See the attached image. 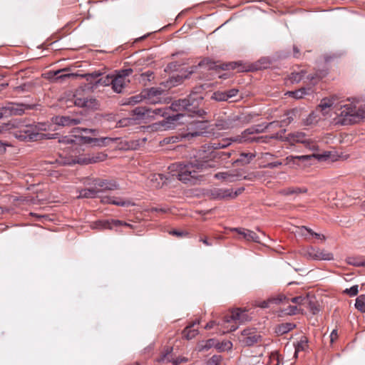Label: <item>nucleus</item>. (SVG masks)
<instances>
[{
    "label": "nucleus",
    "instance_id": "nucleus-24",
    "mask_svg": "<svg viewBox=\"0 0 365 365\" xmlns=\"http://www.w3.org/2000/svg\"><path fill=\"white\" fill-rule=\"evenodd\" d=\"M307 192V188L303 187H289L284 189L281 190L279 192L282 195H299L301 193H306Z\"/></svg>",
    "mask_w": 365,
    "mask_h": 365
},
{
    "label": "nucleus",
    "instance_id": "nucleus-42",
    "mask_svg": "<svg viewBox=\"0 0 365 365\" xmlns=\"http://www.w3.org/2000/svg\"><path fill=\"white\" fill-rule=\"evenodd\" d=\"M299 232L302 236L304 237L306 239H309V236L314 235V232L312 229L302 226L299 228Z\"/></svg>",
    "mask_w": 365,
    "mask_h": 365
},
{
    "label": "nucleus",
    "instance_id": "nucleus-57",
    "mask_svg": "<svg viewBox=\"0 0 365 365\" xmlns=\"http://www.w3.org/2000/svg\"><path fill=\"white\" fill-rule=\"evenodd\" d=\"M61 72V71H58L56 72L55 75L56 76V79L63 80V79L68 78L74 76L73 73L60 74Z\"/></svg>",
    "mask_w": 365,
    "mask_h": 365
},
{
    "label": "nucleus",
    "instance_id": "nucleus-17",
    "mask_svg": "<svg viewBox=\"0 0 365 365\" xmlns=\"http://www.w3.org/2000/svg\"><path fill=\"white\" fill-rule=\"evenodd\" d=\"M232 231L238 233L241 238L255 242H260L259 236L254 232L245 228H233Z\"/></svg>",
    "mask_w": 365,
    "mask_h": 365
},
{
    "label": "nucleus",
    "instance_id": "nucleus-23",
    "mask_svg": "<svg viewBox=\"0 0 365 365\" xmlns=\"http://www.w3.org/2000/svg\"><path fill=\"white\" fill-rule=\"evenodd\" d=\"M312 92H313V91H312V88H310V87L304 88L303 87L298 90L289 91L287 93V94L289 95V96L292 97L295 99H300L307 95H310L311 93H312Z\"/></svg>",
    "mask_w": 365,
    "mask_h": 365
},
{
    "label": "nucleus",
    "instance_id": "nucleus-38",
    "mask_svg": "<svg viewBox=\"0 0 365 365\" xmlns=\"http://www.w3.org/2000/svg\"><path fill=\"white\" fill-rule=\"evenodd\" d=\"M270 301H272V304L289 303V298L284 294H279L275 297L270 298Z\"/></svg>",
    "mask_w": 365,
    "mask_h": 365
},
{
    "label": "nucleus",
    "instance_id": "nucleus-45",
    "mask_svg": "<svg viewBox=\"0 0 365 365\" xmlns=\"http://www.w3.org/2000/svg\"><path fill=\"white\" fill-rule=\"evenodd\" d=\"M222 361L220 355H213L205 363V365H220Z\"/></svg>",
    "mask_w": 365,
    "mask_h": 365
},
{
    "label": "nucleus",
    "instance_id": "nucleus-59",
    "mask_svg": "<svg viewBox=\"0 0 365 365\" xmlns=\"http://www.w3.org/2000/svg\"><path fill=\"white\" fill-rule=\"evenodd\" d=\"M282 128L283 127L282 125H281V120L280 121H278V120H275V121H272L269 123H268L265 127H264V129H267V128Z\"/></svg>",
    "mask_w": 365,
    "mask_h": 365
},
{
    "label": "nucleus",
    "instance_id": "nucleus-16",
    "mask_svg": "<svg viewBox=\"0 0 365 365\" xmlns=\"http://www.w3.org/2000/svg\"><path fill=\"white\" fill-rule=\"evenodd\" d=\"M287 140L291 144L302 143L304 145H309L310 139L307 138L306 134L302 132H295L289 133L287 137Z\"/></svg>",
    "mask_w": 365,
    "mask_h": 365
},
{
    "label": "nucleus",
    "instance_id": "nucleus-55",
    "mask_svg": "<svg viewBox=\"0 0 365 365\" xmlns=\"http://www.w3.org/2000/svg\"><path fill=\"white\" fill-rule=\"evenodd\" d=\"M148 97H154L161 95V91L155 88H151L147 92Z\"/></svg>",
    "mask_w": 365,
    "mask_h": 365
},
{
    "label": "nucleus",
    "instance_id": "nucleus-3",
    "mask_svg": "<svg viewBox=\"0 0 365 365\" xmlns=\"http://www.w3.org/2000/svg\"><path fill=\"white\" fill-rule=\"evenodd\" d=\"M340 112L337 113L338 123L341 125L354 124L365 118V105L361 106L358 109L351 103L340 106Z\"/></svg>",
    "mask_w": 365,
    "mask_h": 365
},
{
    "label": "nucleus",
    "instance_id": "nucleus-2",
    "mask_svg": "<svg viewBox=\"0 0 365 365\" xmlns=\"http://www.w3.org/2000/svg\"><path fill=\"white\" fill-rule=\"evenodd\" d=\"M196 96V94H190L185 98L173 101L170 105V108L179 113L168 116L166 118L168 123L175 124L185 115L202 117L205 115L206 112L199 108L202 98Z\"/></svg>",
    "mask_w": 365,
    "mask_h": 365
},
{
    "label": "nucleus",
    "instance_id": "nucleus-37",
    "mask_svg": "<svg viewBox=\"0 0 365 365\" xmlns=\"http://www.w3.org/2000/svg\"><path fill=\"white\" fill-rule=\"evenodd\" d=\"M212 99L217 101H227V96H226V93L224 91H216L212 94Z\"/></svg>",
    "mask_w": 365,
    "mask_h": 365
},
{
    "label": "nucleus",
    "instance_id": "nucleus-22",
    "mask_svg": "<svg viewBox=\"0 0 365 365\" xmlns=\"http://www.w3.org/2000/svg\"><path fill=\"white\" fill-rule=\"evenodd\" d=\"M199 324V321H195L187 325L182 331L184 337L188 340L193 339L198 334V330L197 329H194V326Z\"/></svg>",
    "mask_w": 365,
    "mask_h": 365
},
{
    "label": "nucleus",
    "instance_id": "nucleus-8",
    "mask_svg": "<svg viewBox=\"0 0 365 365\" xmlns=\"http://www.w3.org/2000/svg\"><path fill=\"white\" fill-rule=\"evenodd\" d=\"M262 338L259 331L255 328L244 329L240 336V341L247 346L262 342Z\"/></svg>",
    "mask_w": 365,
    "mask_h": 365
},
{
    "label": "nucleus",
    "instance_id": "nucleus-46",
    "mask_svg": "<svg viewBox=\"0 0 365 365\" xmlns=\"http://www.w3.org/2000/svg\"><path fill=\"white\" fill-rule=\"evenodd\" d=\"M289 302L296 304H305L308 302V298L302 296H297L289 298Z\"/></svg>",
    "mask_w": 365,
    "mask_h": 365
},
{
    "label": "nucleus",
    "instance_id": "nucleus-1",
    "mask_svg": "<svg viewBox=\"0 0 365 365\" xmlns=\"http://www.w3.org/2000/svg\"><path fill=\"white\" fill-rule=\"evenodd\" d=\"M202 152L205 153V150H200L196 155L197 159L194 161L178 162L172 165V169L177 172V176L180 181L183 183L195 185L198 180L199 172L215 166L209 160H205V157H202Z\"/></svg>",
    "mask_w": 365,
    "mask_h": 365
},
{
    "label": "nucleus",
    "instance_id": "nucleus-56",
    "mask_svg": "<svg viewBox=\"0 0 365 365\" xmlns=\"http://www.w3.org/2000/svg\"><path fill=\"white\" fill-rule=\"evenodd\" d=\"M226 96H227V100L235 97L239 92V90L237 88H232L227 91H225Z\"/></svg>",
    "mask_w": 365,
    "mask_h": 365
},
{
    "label": "nucleus",
    "instance_id": "nucleus-52",
    "mask_svg": "<svg viewBox=\"0 0 365 365\" xmlns=\"http://www.w3.org/2000/svg\"><path fill=\"white\" fill-rule=\"evenodd\" d=\"M81 140L86 144H93L97 146V138H91L90 136H81Z\"/></svg>",
    "mask_w": 365,
    "mask_h": 365
},
{
    "label": "nucleus",
    "instance_id": "nucleus-6",
    "mask_svg": "<svg viewBox=\"0 0 365 365\" xmlns=\"http://www.w3.org/2000/svg\"><path fill=\"white\" fill-rule=\"evenodd\" d=\"M133 73V69H121L116 71L115 74L113 75L112 79V89L117 93H120L123 89L126 86L127 83H129V80L127 78Z\"/></svg>",
    "mask_w": 365,
    "mask_h": 365
},
{
    "label": "nucleus",
    "instance_id": "nucleus-43",
    "mask_svg": "<svg viewBox=\"0 0 365 365\" xmlns=\"http://www.w3.org/2000/svg\"><path fill=\"white\" fill-rule=\"evenodd\" d=\"M292 112L288 111L283 119L281 120V125L283 127L287 126L289 124H290L294 118L292 117Z\"/></svg>",
    "mask_w": 365,
    "mask_h": 365
},
{
    "label": "nucleus",
    "instance_id": "nucleus-29",
    "mask_svg": "<svg viewBox=\"0 0 365 365\" xmlns=\"http://www.w3.org/2000/svg\"><path fill=\"white\" fill-rule=\"evenodd\" d=\"M335 96H332L331 98H324L321 100V102L319 105V108L321 109L322 111H324L325 109L333 106L335 103Z\"/></svg>",
    "mask_w": 365,
    "mask_h": 365
},
{
    "label": "nucleus",
    "instance_id": "nucleus-40",
    "mask_svg": "<svg viewBox=\"0 0 365 365\" xmlns=\"http://www.w3.org/2000/svg\"><path fill=\"white\" fill-rule=\"evenodd\" d=\"M154 78V73L151 71H148L140 74V81L145 84Z\"/></svg>",
    "mask_w": 365,
    "mask_h": 365
},
{
    "label": "nucleus",
    "instance_id": "nucleus-10",
    "mask_svg": "<svg viewBox=\"0 0 365 365\" xmlns=\"http://www.w3.org/2000/svg\"><path fill=\"white\" fill-rule=\"evenodd\" d=\"M240 124V118L237 115L227 118H220L215 123L217 130H228L236 128Z\"/></svg>",
    "mask_w": 365,
    "mask_h": 365
},
{
    "label": "nucleus",
    "instance_id": "nucleus-28",
    "mask_svg": "<svg viewBox=\"0 0 365 365\" xmlns=\"http://www.w3.org/2000/svg\"><path fill=\"white\" fill-rule=\"evenodd\" d=\"M113 74H108L106 76L99 78L93 83V86L98 87V86H107L112 85V79Z\"/></svg>",
    "mask_w": 365,
    "mask_h": 365
},
{
    "label": "nucleus",
    "instance_id": "nucleus-53",
    "mask_svg": "<svg viewBox=\"0 0 365 365\" xmlns=\"http://www.w3.org/2000/svg\"><path fill=\"white\" fill-rule=\"evenodd\" d=\"M285 311L287 314L294 315L299 312V309L297 305H289Z\"/></svg>",
    "mask_w": 365,
    "mask_h": 365
},
{
    "label": "nucleus",
    "instance_id": "nucleus-9",
    "mask_svg": "<svg viewBox=\"0 0 365 365\" xmlns=\"http://www.w3.org/2000/svg\"><path fill=\"white\" fill-rule=\"evenodd\" d=\"M107 158V155L103 153H98L96 155H93L89 158H83L78 156H71L70 159L63 162V164L71 165V164H89V163H95L98 162H101L106 160Z\"/></svg>",
    "mask_w": 365,
    "mask_h": 365
},
{
    "label": "nucleus",
    "instance_id": "nucleus-15",
    "mask_svg": "<svg viewBox=\"0 0 365 365\" xmlns=\"http://www.w3.org/2000/svg\"><path fill=\"white\" fill-rule=\"evenodd\" d=\"M207 195L212 200L229 199V196H231V189L215 187L207 192Z\"/></svg>",
    "mask_w": 365,
    "mask_h": 365
},
{
    "label": "nucleus",
    "instance_id": "nucleus-7",
    "mask_svg": "<svg viewBox=\"0 0 365 365\" xmlns=\"http://www.w3.org/2000/svg\"><path fill=\"white\" fill-rule=\"evenodd\" d=\"M302 255L309 259L313 260H332L333 254L324 250H321L315 247H307L303 250Z\"/></svg>",
    "mask_w": 365,
    "mask_h": 365
},
{
    "label": "nucleus",
    "instance_id": "nucleus-21",
    "mask_svg": "<svg viewBox=\"0 0 365 365\" xmlns=\"http://www.w3.org/2000/svg\"><path fill=\"white\" fill-rule=\"evenodd\" d=\"M308 342H309L308 338L304 335H302L300 336L299 341L294 343V346L295 349V351H294L295 357H297V354L299 351H305L306 350L308 349V348H309Z\"/></svg>",
    "mask_w": 365,
    "mask_h": 365
},
{
    "label": "nucleus",
    "instance_id": "nucleus-34",
    "mask_svg": "<svg viewBox=\"0 0 365 365\" xmlns=\"http://www.w3.org/2000/svg\"><path fill=\"white\" fill-rule=\"evenodd\" d=\"M102 76V73L99 71H95L92 73H85L83 77L87 81L93 83Z\"/></svg>",
    "mask_w": 365,
    "mask_h": 365
},
{
    "label": "nucleus",
    "instance_id": "nucleus-32",
    "mask_svg": "<svg viewBox=\"0 0 365 365\" xmlns=\"http://www.w3.org/2000/svg\"><path fill=\"white\" fill-rule=\"evenodd\" d=\"M229 145H230V139H222L220 142L211 143L209 148H211L213 150H220L227 148Z\"/></svg>",
    "mask_w": 365,
    "mask_h": 365
},
{
    "label": "nucleus",
    "instance_id": "nucleus-49",
    "mask_svg": "<svg viewBox=\"0 0 365 365\" xmlns=\"http://www.w3.org/2000/svg\"><path fill=\"white\" fill-rule=\"evenodd\" d=\"M145 98H146L145 96H143L141 94L133 96H131L130 98H129L128 103L134 105V104L141 102L143 101V99Z\"/></svg>",
    "mask_w": 365,
    "mask_h": 365
},
{
    "label": "nucleus",
    "instance_id": "nucleus-58",
    "mask_svg": "<svg viewBox=\"0 0 365 365\" xmlns=\"http://www.w3.org/2000/svg\"><path fill=\"white\" fill-rule=\"evenodd\" d=\"M111 204L115 205L118 206H122V207L125 206L127 205L125 201H124L121 199L115 198L114 197H113V200L111 202Z\"/></svg>",
    "mask_w": 365,
    "mask_h": 365
},
{
    "label": "nucleus",
    "instance_id": "nucleus-44",
    "mask_svg": "<svg viewBox=\"0 0 365 365\" xmlns=\"http://www.w3.org/2000/svg\"><path fill=\"white\" fill-rule=\"evenodd\" d=\"M216 344H217V343L214 339H210L205 341V344L201 346V347L200 348V351H203V350L207 351L213 346H215L216 348Z\"/></svg>",
    "mask_w": 365,
    "mask_h": 365
},
{
    "label": "nucleus",
    "instance_id": "nucleus-61",
    "mask_svg": "<svg viewBox=\"0 0 365 365\" xmlns=\"http://www.w3.org/2000/svg\"><path fill=\"white\" fill-rule=\"evenodd\" d=\"M227 175V172H220V173H216L214 175V177H215V178H216L217 180H223L226 181Z\"/></svg>",
    "mask_w": 365,
    "mask_h": 365
},
{
    "label": "nucleus",
    "instance_id": "nucleus-27",
    "mask_svg": "<svg viewBox=\"0 0 365 365\" xmlns=\"http://www.w3.org/2000/svg\"><path fill=\"white\" fill-rule=\"evenodd\" d=\"M256 155L252 153H241L240 157L235 161V163H240L242 165L249 164Z\"/></svg>",
    "mask_w": 365,
    "mask_h": 365
},
{
    "label": "nucleus",
    "instance_id": "nucleus-41",
    "mask_svg": "<svg viewBox=\"0 0 365 365\" xmlns=\"http://www.w3.org/2000/svg\"><path fill=\"white\" fill-rule=\"evenodd\" d=\"M164 180V175L163 174H153L150 176V181L151 182H156L157 184L154 185V186L157 188H159L162 186L163 182L160 183L158 182V180L163 181Z\"/></svg>",
    "mask_w": 365,
    "mask_h": 365
},
{
    "label": "nucleus",
    "instance_id": "nucleus-62",
    "mask_svg": "<svg viewBox=\"0 0 365 365\" xmlns=\"http://www.w3.org/2000/svg\"><path fill=\"white\" fill-rule=\"evenodd\" d=\"M77 129L81 130L85 133H88V134L93 135H96L98 133V130L96 129L80 128H78Z\"/></svg>",
    "mask_w": 365,
    "mask_h": 365
},
{
    "label": "nucleus",
    "instance_id": "nucleus-60",
    "mask_svg": "<svg viewBox=\"0 0 365 365\" xmlns=\"http://www.w3.org/2000/svg\"><path fill=\"white\" fill-rule=\"evenodd\" d=\"M263 131V129L250 128L246 129L244 131L245 134H253V133H259Z\"/></svg>",
    "mask_w": 365,
    "mask_h": 365
},
{
    "label": "nucleus",
    "instance_id": "nucleus-39",
    "mask_svg": "<svg viewBox=\"0 0 365 365\" xmlns=\"http://www.w3.org/2000/svg\"><path fill=\"white\" fill-rule=\"evenodd\" d=\"M232 347V344L230 341H225L221 343H217L216 349L220 351L230 350Z\"/></svg>",
    "mask_w": 365,
    "mask_h": 365
},
{
    "label": "nucleus",
    "instance_id": "nucleus-14",
    "mask_svg": "<svg viewBox=\"0 0 365 365\" xmlns=\"http://www.w3.org/2000/svg\"><path fill=\"white\" fill-rule=\"evenodd\" d=\"M73 103L78 107L89 109H96L98 106V101L93 97L75 98Z\"/></svg>",
    "mask_w": 365,
    "mask_h": 365
},
{
    "label": "nucleus",
    "instance_id": "nucleus-11",
    "mask_svg": "<svg viewBox=\"0 0 365 365\" xmlns=\"http://www.w3.org/2000/svg\"><path fill=\"white\" fill-rule=\"evenodd\" d=\"M4 107V110L6 112V117L11 115H21L24 113L26 109L31 108V106L29 105L13 103H9Z\"/></svg>",
    "mask_w": 365,
    "mask_h": 365
},
{
    "label": "nucleus",
    "instance_id": "nucleus-35",
    "mask_svg": "<svg viewBox=\"0 0 365 365\" xmlns=\"http://www.w3.org/2000/svg\"><path fill=\"white\" fill-rule=\"evenodd\" d=\"M266 365H280L279 354L277 351L270 354Z\"/></svg>",
    "mask_w": 365,
    "mask_h": 365
},
{
    "label": "nucleus",
    "instance_id": "nucleus-63",
    "mask_svg": "<svg viewBox=\"0 0 365 365\" xmlns=\"http://www.w3.org/2000/svg\"><path fill=\"white\" fill-rule=\"evenodd\" d=\"M170 234L177 236L178 237H182L186 236L187 235L186 232H184L182 231L176 230H173L170 231Z\"/></svg>",
    "mask_w": 365,
    "mask_h": 365
},
{
    "label": "nucleus",
    "instance_id": "nucleus-25",
    "mask_svg": "<svg viewBox=\"0 0 365 365\" xmlns=\"http://www.w3.org/2000/svg\"><path fill=\"white\" fill-rule=\"evenodd\" d=\"M330 152H324L323 154H312V155H300L295 156L294 158L302 160H308L312 158H317L318 160H326L330 157ZM293 158V156H291Z\"/></svg>",
    "mask_w": 365,
    "mask_h": 365
},
{
    "label": "nucleus",
    "instance_id": "nucleus-47",
    "mask_svg": "<svg viewBox=\"0 0 365 365\" xmlns=\"http://www.w3.org/2000/svg\"><path fill=\"white\" fill-rule=\"evenodd\" d=\"M227 182H235V180H238L240 178V175L238 172H236V171H228L227 172Z\"/></svg>",
    "mask_w": 365,
    "mask_h": 365
},
{
    "label": "nucleus",
    "instance_id": "nucleus-18",
    "mask_svg": "<svg viewBox=\"0 0 365 365\" xmlns=\"http://www.w3.org/2000/svg\"><path fill=\"white\" fill-rule=\"evenodd\" d=\"M93 185L98 186L101 192L106 190H115L118 189V185L115 181L96 179L93 180Z\"/></svg>",
    "mask_w": 365,
    "mask_h": 365
},
{
    "label": "nucleus",
    "instance_id": "nucleus-54",
    "mask_svg": "<svg viewBox=\"0 0 365 365\" xmlns=\"http://www.w3.org/2000/svg\"><path fill=\"white\" fill-rule=\"evenodd\" d=\"M58 142L63 144H73L75 140L73 136H63L58 139Z\"/></svg>",
    "mask_w": 365,
    "mask_h": 365
},
{
    "label": "nucleus",
    "instance_id": "nucleus-50",
    "mask_svg": "<svg viewBox=\"0 0 365 365\" xmlns=\"http://www.w3.org/2000/svg\"><path fill=\"white\" fill-rule=\"evenodd\" d=\"M327 74V72L324 73H315L314 75L312 74H310L309 76H307V79L312 82L313 84H315L317 83L316 80H319L321 78H322L324 76H325Z\"/></svg>",
    "mask_w": 365,
    "mask_h": 365
},
{
    "label": "nucleus",
    "instance_id": "nucleus-5",
    "mask_svg": "<svg viewBox=\"0 0 365 365\" xmlns=\"http://www.w3.org/2000/svg\"><path fill=\"white\" fill-rule=\"evenodd\" d=\"M247 319L245 311L240 308L235 309L223 317V322L227 324V331H233L238 328V324Z\"/></svg>",
    "mask_w": 365,
    "mask_h": 365
},
{
    "label": "nucleus",
    "instance_id": "nucleus-36",
    "mask_svg": "<svg viewBox=\"0 0 365 365\" xmlns=\"http://www.w3.org/2000/svg\"><path fill=\"white\" fill-rule=\"evenodd\" d=\"M118 140V138H113L109 137H104V138H97V146L98 147H103L108 145L111 143L115 142Z\"/></svg>",
    "mask_w": 365,
    "mask_h": 365
},
{
    "label": "nucleus",
    "instance_id": "nucleus-30",
    "mask_svg": "<svg viewBox=\"0 0 365 365\" xmlns=\"http://www.w3.org/2000/svg\"><path fill=\"white\" fill-rule=\"evenodd\" d=\"M191 125H194L200 130V131L190 133L192 136H197L203 133L202 130L206 129L207 122L203 120L193 121L192 122Z\"/></svg>",
    "mask_w": 365,
    "mask_h": 365
},
{
    "label": "nucleus",
    "instance_id": "nucleus-4",
    "mask_svg": "<svg viewBox=\"0 0 365 365\" xmlns=\"http://www.w3.org/2000/svg\"><path fill=\"white\" fill-rule=\"evenodd\" d=\"M41 130L36 125H26L15 132V136L22 141H37L44 138H53L49 134L41 133Z\"/></svg>",
    "mask_w": 365,
    "mask_h": 365
},
{
    "label": "nucleus",
    "instance_id": "nucleus-26",
    "mask_svg": "<svg viewBox=\"0 0 365 365\" xmlns=\"http://www.w3.org/2000/svg\"><path fill=\"white\" fill-rule=\"evenodd\" d=\"M296 325L293 323L286 322L281 324H279L275 328V332L278 335H283L284 334L288 333L294 328H295Z\"/></svg>",
    "mask_w": 365,
    "mask_h": 365
},
{
    "label": "nucleus",
    "instance_id": "nucleus-13",
    "mask_svg": "<svg viewBox=\"0 0 365 365\" xmlns=\"http://www.w3.org/2000/svg\"><path fill=\"white\" fill-rule=\"evenodd\" d=\"M202 157H205V160H207L210 162L211 164L214 165L215 168L216 166L215 163H217V160L226 161L231 156L230 152H224V151H212L210 153V155H206L205 153H201Z\"/></svg>",
    "mask_w": 365,
    "mask_h": 365
},
{
    "label": "nucleus",
    "instance_id": "nucleus-19",
    "mask_svg": "<svg viewBox=\"0 0 365 365\" xmlns=\"http://www.w3.org/2000/svg\"><path fill=\"white\" fill-rule=\"evenodd\" d=\"M54 122L58 125L71 126L79 124L81 123V119L71 118L70 116H56L54 118Z\"/></svg>",
    "mask_w": 365,
    "mask_h": 365
},
{
    "label": "nucleus",
    "instance_id": "nucleus-12",
    "mask_svg": "<svg viewBox=\"0 0 365 365\" xmlns=\"http://www.w3.org/2000/svg\"><path fill=\"white\" fill-rule=\"evenodd\" d=\"M133 113L135 115V120H143L148 117H150L152 114L164 115V113H161L160 109L151 110L143 106H138L133 110Z\"/></svg>",
    "mask_w": 365,
    "mask_h": 365
},
{
    "label": "nucleus",
    "instance_id": "nucleus-51",
    "mask_svg": "<svg viewBox=\"0 0 365 365\" xmlns=\"http://www.w3.org/2000/svg\"><path fill=\"white\" fill-rule=\"evenodd\" d=\"M359 292V286L358 285H354L349 289H346L344 290V293L349 294L350 297H354L356 296Z\"/></svg>",
    "mask_w": 365,
    "mask_h": 365
},
{
    "label": "nucleus",
    "instance_id": "nucleus-33",
    "mask_svg": "<svg viewBox=\"0 0 365 365\" xmlns=\"http://www.w3.org/2000/svg\"><path fill=\"white\" fill-rule=\"evenodd\" d=\"M103 228H111L113 226L123 225V222L118 220H112L110 221H99L98 222Z\"/></svg>",
    "mask_w": 365,
    "mask_h": 365
},
{
    "label": "nucleus",
    "instance_id": "nucleus-64",
    "mask_svg": "<svg viewBox=\"0 0 365 365\" xmlns=\"http://www.w3.org/2000/svg\"><path fill=\"white\" fill-rule=\"evenodd\" d=\"M244 190V188H239L236 191L233 192V190L231 189V196H229V199H234L237 195L242 193V192Z\"/></svg>",
    "mask_w": 365,
    "mask_h": 365
},
{
    "label": "nucleus",
    "instance_id": "nucleus-31",
    "mask_svg": "<svg viewBox=\"0 0 365 365\" xmlns=\"http://www.w3.org/2000/svg\"><path fill=\"white\" fill-rule=\"evenodd\" d=\"M355 308L361 313H365V294L357 297L355 302Z\"/></svg>",
    "mask_w": 365,
    "mask_h": 365
},
{
    "label": "nucleus",
    "instance_id": "nucleus-20",
    "mask_svg": "<svg viewBox=\"0 0 365 365\" xmlns=\"http://www.w3.org/2000/svg\"><path fill=\"white\" fill-rule=\"evenodd\" d=\"M101 192V190L98 189V186H93L89 188L82 189L79 191L78 198H94L98 195Z\"/></svg>",
    "mask_w": 365,
    "mask_h": 365
},
{
    "label": "nucleus",
    "instance_id": "nucleus-48",
    "mask_svg": "<svg viewBox=\"0 0 365 365\" xmlns=\"http://www.w3.org/2000/svg\"><path fill=\"white\" fill-rule=\"evenodd\" d=\"M305 73L304 71L292 73L290 79L292 82L298 83L302 80Z\"/></svg>",
    "mask_w": 365,
    "mask_h": 365
}]
</instances>
